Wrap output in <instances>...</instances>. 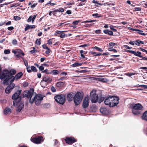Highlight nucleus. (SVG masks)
<instances>
[{
  "mask_svg": "<svg viewBox=\"0 0 147 147\" xmlns=\"http://www.w3.org/2000/svg\"><path fill=\"white\" fill-rule=\"evenodd\" d=\"M131 108L132 113L136 115H140L144 109L143 106L139 103L131 104Z\"/></svg>",
  "mask_w": 147,
  "mask_h": 147,
  "instance_id": "1",
  "label": "nucleus"
},
{
  "mask_svg": "<svg viewBox=\"0 0 147 147\" xmlns=\"http://www.w3.org/2000/svg\"><path fill=\"white\" fill-rule=\"evenodd\" d=\"M0 79L3 81V84H8L9 79H11L9 71L7 69L2 71L0 73Z\"/></svg>",
  "mask_w": 147,
  "mask_h": 147,
  "instance_id": "2",
  "label": "nucleus"
},
{
  "mask_svg": "<svg viewBox=\"0 0 147 147\" xmlns=\"http://www.w3.org/2000/svg\"><path fill=\"white\" fill-rule=\"evenodd\" d=\"M43 98L41 95L38 94L34 95L33 97L29 100L30 103L31 104L34 102L36 105H39L41 103V101L43 100Z\"/></svg>",
  "mask_w": 147,
  "mask_h": 147,
  "instance_id": "3",
  "label": "nucleus"
},
{
  "mask_svg": "<svg viewBox=\"0 0 147 147\" xmlns=\"http://www.w3.org/2000/svg\"><path fill=\"white\" fill-rule=\"evenodd\" d=\"M83 98V94L80 92H78L75 95L73 99L76 105H78L81 101Z\"/></svg>",
  "mask_w": 147,
  "mask_h": 147,
  "instance_id": "4",
  "label": "nucleus"
},
{
  "mask_svg": "<svg viewBox=\"0 0 147 147\" xmlns=\"http://www.w3.org/2000/svg\"><path fill=\"white\" fill-rule=\"evenodd\" d=\"M54 98L56 102L61 104H64L65 100V96L63 94L56 96H55Z\"/></svg>",
  "mask_w": 147,
  "mask_h": 147,
  "instance_id": "5",
  "label": "nucleus"
},
{
  "mask_svg": "<svg viewBox=\"0 0 147 147\" xmlns=\"http://www.w3.org/2000/svg\"><path fill=\"white\" fill-rule=\"evenodd\" d=\"M90 99L92 103H95L98 101V96L95 91H92L90 93Z\"/></svg>",
  "mask_w": 147,
  "mask_h": 147,
  "instance_id": "6",
  "label": "nucleus"
},
{
  "mask_svg": "<svg viewBox=\"0 0 147 147\" xmlns=\"http://www.w3.org/2000/svg\"><path fill=\"white\" fill-rule=\"evenodd\" d=\"M13 105L14 106H17V110L18 111L20 112L23 108L24 105L23 103L17 102L16 100H14L13 102Z\"/></svg>",
  "mask_w": 147,
  "mask_h": 147,
  "instance_id": "7",
  "label": "nucleus"
},
{
  "mask_svg": "<svg viewBox=\"0 0 147 147\" xmlns=\"http://www.w3.org/2000/svg\"><path fill=\"white\" fill-rule=\"evenodd\" d=\"M43 139L42 137H39L37 138H31V140L33 142L38 144L41 143L43 141Z\"/></svg>",
  "mask_w": 147,
  "mask_h": 147,
  "instance_id": "8",
  "label": "nucleus"
},
{
  "mask_svg": "<svg viewBox=\"0 0 147 147\" xmlns=\"http://www.w3.org/2000/svg\"><path fill=\"white\" fill-rule=\"evenodd\" d=\"M12 52L15 54H16V56L18 57H21V56H23L24 55L23 52L21 50L19 49L13 50Z\"/></svg>",
  "mask_w": 147,
  "mask_h": 147,
  "instance_id": "9",
  "label": "nucleus"
},
{
  "mask_svg": "<svg viewBox=\"0 0 147 147\" xmlns=\"http://www.w3.org/2000/svg\"><path fill=\"white\" fill-rule=\"evenodd\" d=\"M23 75V73L22 72H20L16 74L15 76H12L11 77V82H12L14 80H17L20 79Z\"/></svg>",
  "mask_w": 147,
  "mask_h": 147,
  "instance_id": "10",
  "label": "nucleus"
},
{
  "mask_svg": "<svg viewBox=\"0 0 147 147\" xmlns=\"http://www.w3.org/2000/svg\"><path fill=\"white\" fill-rule=\"evenodd\" d=\"M34 90L33 89H30V90L28 91L26 94H25V96L28 98H30V99L33 97L34 96L33 94Z\"/></svg>",
  "mask_w": 147,
  "mask_h": 147,
  "instance_id": "11",
  "label": "nucleus"
},
{
  "mask_svg": "<svg viewBox=\"0 0 147 147\" xmlns=\"http://www.w3.org/2000/svg\"><path fill=\"white\" fill-rule=\"evenodd\" d=\"M114 99H112L113 101L111 102L110 104V107H113L116 105H117L119 103V98L117 96H115Z\"/></svg>",
  "mask_w": 147,
  "mask_h": 147,
  "instance_id": "12",
  "label": "nucleus"
},
{
  "mask_svg": "<svg viewBox=\"0 0 147 147\" xmlns=\"http://www.w3.org/2000/svg\"><path fill=\"white\" fill-rule=\"evenodd\" d=\"M52 80V79L49 76H46L43 78V80L41 81L40 84L42 85L44 83H49Z\"/></svg>",
  "mask_w": 147,
  "mask_h": 147,
  "instance_id": "13",
  "label": "nucleus"
},
{
  "mask_svg": "<svg viewBox=\"0 0 147 147\" xmlns=\"http://www.w3.org/2000/svg\"><path fill=\"white\" fill-rule=\"evenodd\" d=\"M89 99L88 97H86L84 98L82 104L83 108H86L88 107L89 103Z\"/></svg>",
  "mask_w": 147,
  "mask_h": 147,
  "instance_id": "14",
  "label": "nucleus"
},
{
  "mask_svg": "<svg viewBox=\"0 0 147 147\" xmlns=\"http://www.w3.org/2000/svg\"><path fill=\"white\" fill-rule=\"evenodd\" d=\"M21 90H19L16 91L12 96V98L13 99L16 100V99L19 97V95L20 94L21 92Z\"/></svg>",
  "mask_w": 147,
  "mask_h": 147,
  "instance_id": "15",
  "label": "nucleus"
},
{
  "mask_svg": "<svg viewBox=\"0 0 147 147\" xmlns=\"http://www.w3.org/2000/svg\"><path fill=\"white\" fill-rule=\"evenodd\" d=\"M66 142L68 144H71L76 141V140L74 138H67L65 139Z\"/></svg>",
  "mask_w": 147,
  "mask_h": 147,
  "instance_id": "16",
  "label": "nucleus"
},
{
  "mask_svg": "<svg viewBox=\"0 0 147 147\" xmlns=\"http://www.w3.org/2000/svg\"><path fill=\"white\" fill-rule=\"evenodd\" d=\"M15 86V85L14 84H12L8 86L6 88L5 90V92L7 94L10 93V91Z\"/></svg>",
  "mask_w": 147,
  "mask_h": 147,
  "instance_id": "17",
  "label": "nucleus"
},
{
  "mask_svg": "<svg viewBox=\"0 0 147 147\" xmlns=\"http://www.w3.org/2000/svg\"><path fill=\"white\" fill-rule=\"evenodd\" d=\"M127 51L129 53L133 54L136 56L139 57H142V56L141 55V53L139 51L136 52L132 50H128Z\"/></svg>",
  "mask_w": 147,
  "mask_h": 147,
  "instance_id": "18",
  "label": "nucleus"
},
{
  "mask_svg": "<svg viewBox=\"0 0 147 147\" xmlns=\"http://www.w3.org/2000/svg\"><path fill=\"white\" fill-rule=\"evenodd\" d=\"M100 112L103 115H106L109 113V110L105 108H101L100 109Z\"/></svg>",
  "mask_w": 147,
  "mask_h": 147,
  "instance_id": "19",
  "label": "nucleus"
},
{
  "mask_svg": "<svg viewBox=\"0 0 147 147\" xmlns=\"http://www.w3.org/2000/svg\"><path fill=\"white\" fill-rule=\"evenodd\" d=\"M36 16V15H34L33 16H30L28 19L27 22H29L32 21V23H33Z\"/></svg>",
  "mask_w": 147,
  "mask_h": 147,
  "instance_id": "20",
  "label": "nucleus"
},
{
  "mask_svg": "<svg viewBox=\"0 0 147 147\" xmlns=\"http://www.w3.org/2000/svg\"><path fill=\"white\" fill-rule=\"evenodd\" d=\"M110 96L107 98H106L105 101H104V102L105 104L106 105H108L109 106V107H110V103L111 102H110V100H112L110 99Z\"/></svg>",
  "mask_w": 147,
  "mask_h": 147,
  "instance_id": "21",
  "label": "nucleus"
},
{
  "mask_svg": "<svg viewBox=\"0 0 147 147\" xmlns=\"http://www.w3.org/2000/svg\"><path fill=\"white\" fill-rule=\"evenodd\" d=\"M73 95L72 93H69L67 96V99L69 101H71L72 100V98Z\"/></svg>",
  "mask_w": 147,
  "mask_h": 147,
  "instance_id": "22",
  "label": "nucleus"
},
{
  "mask_svg": "<svg viewBox=\"0 0 147 147\" xmlns=\"http://www.w3.org/2000/svg\"><path fill=\"white\" fill-rule=\"evenodd\" d=\"M35 28V27L34 25H27L26 26L25 28V31H26L28 29L34 28Z\"/></svg>",
  "mask_w": 147,
  "mask_h": 147,
  "instance_id": "23",
  "label": "nucleus"
},
{
  "mask_svg": "<svg viewBox=\"0 0 147 147\" xmlns=\"http://www.w3.org/2000/svg\"><path fill=\"white\" fill-rule=\"evenodd\" d=\"M134 43L135 45L138 46H140V44H144V42L139 40L134 41Z\"/></svg>",
  "mask_w": 147,
  "mask_h": 147,
  "instance_id": "24",
  "label": "nucleus"
},
{
  "mask_svg": "<svg viewBox=\"0 0 147 147\" xmlns=\"http://www.w3.org/2000/svg\"><path fill=\"white\" fill-rule=\"evenodd\" d=\"M142 118L144 120L147 121V111H145L143 114Z\"/></svg>",
  "mask_w": 147,
  "mask_h": 147,
  "instance_id": "25",
  "label": "nucleus"
},
{
  "mask_svg": "<svg viewBox=\"0 0 147 147\" xmlns=\"http://www.w3.org/2000/svg\"><path fill=\"white\" fill-rule=\"evenodd\" d=\"M4 113L6 115L9 114L11 113V110L9 108H6L4 110Z\"/></svg>",
  "mask_w": 147,
  "mask_h": 147,
  "instance_id": "26",
  "label": "nucleus"
},
{
  "mask_svg": "<svg viewBox=\"0 0 147 147\" xmlns=\"http://www.w3.org/2000/svg\"><path fill=\"white\" fill-rule=\"evenodd\" d=\"M82 64V63L75 62L74 64H73L71 66L73 67H75L79 66H81Z\"/></svg>",
  "mask_w": 147,
  "mask_h": 147,
  "instance_id": "27",
  "label": "nucleus"
},
{
  "mask_svg": "<svg viewBox=\"0 0 147 147\" xmlns=\"http://www.w3.org/2000/svg\"><path fill=\"white\" fill-rule=\"evenodd\" d=\"M9 73L10 77H11V76L12 75H14L16 73V70L14 69H11L9 71Z\"/></svg>",
  "mask_w": 147,
  "mask_h": 147,
  "instance_id": "28",
  "label": "nucleus"
},
{
  "mask_svg": "<svg viewBox=\"0 0 147 147\" xmlns=\"http://www.w3.org/2000/svg\"><path fill=\"white\" fill-rule=\"evenodd\" d=\"M64 84L63 82H59L57 83V86L58 87H60L61 86H63Z\"/></svg>",
  "mask_w": 147,
  "mask_h": 147,
  "instance_id": "29",
  "label": "nucleus"
},
{
  "mask_svg": "<svg viewBox=\"0 0 147 147\" xmlns=\"http://www.w3.org/2000/svg\"><path fill=\"white\" fill-rule=\"evenodd\" d=\"M63 31H58L57 30L55 31V35L56 36H59V34H61L62 32Z\"/></svg>",
  "mask_w": 147,
  "mask_h": 147,
  "instance_id": "30",
  "label": "nucleus"
},
{
  "mask_svg": "<svg viewBox=\"0 0 147 147\" xmlns=\"http://www.w3.org/2000/svg\"><path fill=\"white\" fill-rule=\"evenodd\" d=\"M51 73L54 75H57L59 73V71L57 70H53L52 71Z\"/></svg>",
  "mask_w": 147,
  "mask_h": 147,
  "instance_id": "31",
  "label": "nucleus"
},
{
  "mask_svg": "<svg viewBox=\"0 0 147 147\" xmlns=\"http://www.w3.org/2000/svg\"><path fill=\"white\" fill-rule=\"evenodd\" d=\"M93 49H96V50L100 52L103 51V50L100 48H99L95 46L93 48Z\"/></svg>",
  "mask_w": 147,
  "mask_h": 147,
  "instance_id": "32",
  "label": "nucleus"
},
{
  "mask_svg": "<svg viewBox=\"0 0 147 147\" xmlns=\"http://www.w3.org/2000/svg\"><path fill=\"white\" fill-rule=\"evenodd\" d=\"M138 31H136L138 32V33L139 34L141 35H142L143 36H145L146 34H144V33L143 32V31L142 30H139L138 29Z\"/></svg>",
  "mask_w": 147,
  "mask_h": 147,
  "instance_id": "33",
  "label": "nucleus"
},
{
  "mask_svg": "<svg viewBox=\"0 0 147 147\" xmlns=\"http://www.w3.org/2000/svg\"><path fill=\"white\" fill-rule=\"evenodd\" d=\"M99 80L102 82H107V79L104 78H99Z\"/></svg>",
  "mask_w": 147,
  "mask_h": 147,
  "instance_id": "34",
  "label": "nucleus"
},
{
  "mask_svg": "<svg viewBox=\"0 0 147 147\" xmlns=\"http://www.w3.org/2000/svg\"><path fill=\"white\" fill-rule=\"evenodd\" d=\"M135 73H126L125 74V75L126 76H131L134 75Z\"/></svg>",
  "mask_w": 147,
  "mask_h": 147,
  "instance_id": "35",
  "label": "nucleus"
},
{
  "mask_svg": "<svg viewBox=\"0 0 147 147\" xmlns=\"http://www.w3.org/2000/svg\"><path fill=\"white\" fill-rule=\"evenodd\" d=\"M92 16L94 17H95L96 18L100 17L101 16V15H99L98 13H95L93 14Z\"/></svg>",
  "mask_w": 147,
  "mask_h": 147,
  "instance_id": "36",
  "label": "nucleus"
},
{
  "mask_svg": "<svg viewBox=\"0 0 147 147\" xmlns=\"http://www.w3.org/2000/svg\"><path fill=\"white\" fill-rule=\"evenodd\" d=\"M10 53V50L9 49H5L4 51V53L5 54H9Z\"/></svg>",
  "mask_w": 147,
  "mask_h": 147,
  "instance_id": "37",
  "label": "nucleus"
},
{
  "mask_svg": "<svg viewBox=\"0 0 147 147\" xmlns=\"http://www.w3.org/2000/svg\"><path fill=\"white\" fill-rule=\"evenodd\" d=\"M22 58L23 59V60L24 62V64H25V65L27 67H28L27 66L28 65V62H27V61L25 59H24V58L23 57H22Z\"/></svg>",
  "mask_w": 147,
  "mask_h": 147,
  "instance_id": "38",
  "label": "nucleus"
},
{
  "mask_svg": "<svg viewBox=\"0 0 147 147\" xmlns=\"http://www.w3.org/2000/svg\"><path fill=\"white\" fill-rule=\"evenodd\" d=\"M31 70L33 71L36 72V68L33 66H31Z\"/></svg>",
  "mask_w": 147,
  "mask_h": 147,
  "instance_id": "39",
  "label": "nucleus"
},
{
  "mask_svg": "<svg viewBox=\"0 0 147 147\" xmlns=\"http://www.w3.org/2000/svg\"><path fill=\"white\" fill-rule=\"evenodd\" d=\"M36 45H40V39H37L36 41Z\"/></svg>",
  "mask_w": 147,
  "mask_h": 147,
  "instance_id": "40",
  "label": "nucleus"
},
{
  "mask_svg": "<svg viewBox=\"0 0 147 147\" xmlns=\"http://www.w3.org/2000/svg\"><path fill=\"white\" fill-rule=\"evenodd\" d=\"M110 29L112 30L115 32H117V30L116 29H115L114 28V26L112 25H111L110 26Z\"/></svg>",
  "mask_w": 147,
  "mask_h": 147,
  "instance_id": "41",
  "label": "nucleus"
},
{
  "mask_svg": "<svg viewBox=\"0 0 147 147\" xmlns=\"http://www.w3.org/2000/svg\"><path fill=\"white\" fill-rule=\"evenodd\" d=\"M96 21L95 20H87L83 22L84 23H90V22H94Z\"/></svg>",
  "mask_w": 147,
  "mask_h": 147,
  "instance_id": "42",
  "label": "nucleus"
},
{
  "mask_svg": "<svg viewBox=\"0 0 147 147\" xmlns=\"http://www.w3.org/2000/svg\"><path fill=\"white\" fill-rule=\"evenodd\" d=\"M108 50L109 51H113L114 52H117V51L115 49L109 48L108 49Z\"/></svg>",
  "mask_w": 147,
  "mask_h": 147,
  "instance_id": "43",
  "label": "nucleus"
},
{
  "mask_svg": "<svg viewBox=\"0 0 147 147\" xmlns=\"http://www.w3.org/2000/svg\"><path fill=\"white\" fill-rule=\"evenodd\" d=\"M65 36V34L63 32V31H62L61 33V35H60V37L61 38H64Z\"/></svg>",
  "mask_w": 147,
  "mask_h": 147,
  "instance_id": "44",
  "label": "nucleus"
},
{
  "mask_svg": "<svg viewBox=\"0 0 147 147\" xmlns=\"http://www.w3.org/2000/svg\"><path fill=\"white\" fill-rule=\"evenodd\" d=\"M116 44L113 42H110L109 43V46L111 47H113Z\"/></svg>",
  "mask_w": 147,
  "mask_h": 147,
  "instance_id": "45",
  "label": "nucleus"
},
{
  "mask_svg": "<svg viewBox=\"0 0 147 147\" xmlns=\"http://www.w3.org/2000/svg\"><path fill=\"white\" fill-rule=\"evenodd\" d=\"M14 19L15 20H20L21 18L20 17L18 16H14Z\"/></svg>",
  "mask_w": 147,
  "mask_h": 147,
  "instance_id": "46",
  "label": "nucleus"
},
{
  "mask_svg": "<svg viewBox=\"0 0 147 147\" xmlns=\"http://www.w3.org/2000/svg\"><path fill=\"white\" fill-rule=\"evenodd\" d=\"M139 87L144 88L146 89H147V86L146 85H139Z\"/></svg>",
  "mask_w": 147,
  "mask_h": 147,
  "instance_id": "47",
  "label": "nucleus"
},
{
  "mask_svg": "<svg viewBox=\"0 0 147 147\" xmlns=\"http://www.w3.org/2000/svg\"><path fill=\"white\" fill-rule=\"evenodd\" d=\"M28 85V83L27 82H24L23 84V86L24 87H26Z\"/></svg>",
  "mask_w": 147,
  "mask_h": 147,
  "instance_id": "48",
  "label": "nucleus"
},
{
  "mask_svg": "<svg viewBox=\"0 0 147 147\" xmlns=\"http://www.w3.org/2000/svg\"><path fill=\"white\" fill-rule=\"evenodd\" d=\"M128 29L129 30H133V31H138V29H134V28H132L131 27H128Z\"/></svg>",
  "mask_w": 147,
  "mask_h": 147,
  "instance_id": "49",
  "label": "nucleus"
},
{
  "mask_svg": "<svg viewBox=\"0 0 147 147\" xmlns=\"http://www.w3.org/2000/svg\"><path fill=\"white\" fill-rule=\"evenodd\" d=\"M79 21L78 20L73 22V24L75 25H77L78 23L79 22Z\"/></svg>",
  "mask_w": 147,
  "mask_h": 147,
  "instance_id": "50",
  "label": "nucleus"
},
{
  "mask_svg": "<svg viewBox=\"0 0 147 147\" xmlns=\"http://www.w3.org/2000/svg\"><path fill=\"white\" fill-rule=\"evenodd\" d=\"M113 33L112 31L109 30L108 34V35L111 36H113Z\"/></svg>",
  "mask_w": 147,
  "mask_h": 147,
  "instance_id": "51",
  "label": "nucleus"
},
{
  "mask_svg": "<svg viewBox=\"0 0 147 147\" xmlns=\"http://www.w3.org/2000/svg\"><path fill=\"white\" fill-rule=\"evenodd\" d=\"M51 91L53 92H55L56 91V89L54 87H52L51 88Z\"/></svg>",
  "mask_w": 147,
  "mask_h": 147,
  "instance_id": "52",
  "label": "nucleus"
},
{
  "mask_svg": "<svg viewBox=\"0 0 147 147\" xmlns=\"http://www.w3.org/2000/svg\"><path fill=\"white\" fill-rule=\"evenodd\" d=\"M104 97H102L100 98V100H98V102L100 103L102 101L104 100Z\"/></svg>",
  "mask_w": 147,
  "mask_h": 147,
  "instance_id": "53",
  "label": "nucleus"
},
{
  "mask_svg": "<svg viewBox=\"0 0 147 147\" xmlns=\"http://www.w3.org/2000/svg\"><path fill=\"white\" fill-rule=\"evenodd\" d=\"M109 30H105L103 31V32L105 34H108Z\"/></svg>",
  "mask_w": 147,
  "mask_h": 147,
  "instance_id": "54",
  "label": "nucleus"
},
{
  "mask_svg": "<svg viewBox=\"0 0 147 147\" xmlns=\"http://www.w3.org/2000/svg\"><path fill=\"white\" fill-rule=\"evenodd\" d=\"M27 69L28 72L30 73L31 72V70L30 69V67L29 66L27 67Z\"/></svg>",
  "mask_w": 147,
  "mask_h": 147,
  "instance_id": "55",
  "label": "nucleus"
},
{
  "mask_svg": "<svg viewBox=\"0 0 147 147\" xmlns=\"http://www.w3.org/2000/svg\"><path fill=\"white\" fill-rule=\"evenodd\" d=\"M12 43L14 45H16L17 43V41L16 40H14L12 41Z\"/></svg>",
  "mask_w": 147,
  "mask_h": 147,
  "instance_id": "56",
  "label": "nucleus"
},
{
  "mask_svg": "<svg viewBox=\"0 0 147 147\" xmlns=\"http://www.w3.org/2000/svg\"><path fill=\"white\" fill-rule=\"evenodd\" d=\"M13 29H14V28H13V26L9 27L7 28L8 30H13Z\"/></svg>",
  "mask_w": 147,
  "mask_h": 147,
  "instance_id": "57",
  "label": "nucleus"
},
{
  "mask_svg": "<svg viewBox=\"0 0 147 147\" xmlns=\"http://www.w3.org/2000/svg\"><path fill=\"white\" fill-rule=\"evenodd\" d=\"M39 68V69L41 71L43 70L44 69V67L42 65L40 66Z\"/></svg>",
  "mask_w": 147,
  "mask_h": 147,
  "instance_id": "58",
  "label": "nucleus"
},
{
  "mask_svg": "<svg viewBox=\"0 0 147 147\" xmlns=\"http://www.w3.org/2000/svg\"><path fill=\"white\" fill-rule=\"evenodd\" d=\"M33 50L30 51V52L32 53H35L36 51L34 50V49H35V48L34 47H33Z\"/></svg>",
  "mask_w": 147,
  "mask_h": 147,
  "instance_id": "59",
  "label": "nucleus"
},
{
  "mask_svg": "<svg viewBox=\"0 0 147 147\" xmlns=\"http://www.w3.org/2000/svg\"><path fill=\"white\" fill-rule=\"evenodd\" d=\"M52 41V39H49L48 41V44L50 45L51 44Z\"/></svg>",
  "mask_w": 147,
  "mask_h": 147,
  "instance_id": "60",
  "label": "nucleus"
},
{
  "mask_svg": "<svg viewBox=\"0 0 147 147\" xmlns=\"http://www.w3.org/2000/svg\"><path fill=\"white\" fill-rule=\"evenodd\" d=\"M47 49V50L46 51L45 53L47 54H48L50 53V50L48 48V49Z\"/></svg>",
  "mask_w": 147,
  "mask_h": 147,
  "instance_id": "61",
  "label": "nucleus"
},
{
  "mask_svg": "<svg viewBox=\"0 0 147 147\" xmlns=\"http://www.w3.org/2000/svg\"><path fill=\"white\" fill-rule=\"evenodd\" d=\"M141 57L142 58V59H140L141 60H145L147 61V58L143 57L142 56V57Z\"/></svg>",
  "mask_w": 147,
  "mask_h": 147,
  "instance_id": "62",
  "label": "nucleus"
},
{
  "mask_svg": "<svg viewBox=\"0 0 147 147\" xmlns=\"http://www.w3.org/2000/svg\"><path fill=\"white\" fill-rule=\"evenodd\" d=\"M101 31V30H96L95 31V32L96 34H99L100 33Z\"/></svg>",
  "mask_w": 147,
  "mask_h": 147,
  "instance_id": "63",
  "label": "nucleus"
},
{
  "mask_svg": "<svg viewBox=\"0 0 147 147\" xmlns=\"http://www.w3.org/2000/svg\"><path fill=\"white\" fill-rule=\"evenodd\" d=\"M11 24V21H8L6 23V25H9Z\"/></svg>",
  "mask_w": 147,
  "mask_h": 147,
  "instance_id": "64",
  "label": "nucleus"
}]
</instances>
